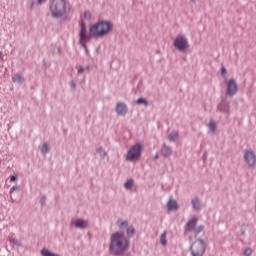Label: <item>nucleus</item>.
I'll list each match as a JSON object with an SVG mask.
<instances>
[{
	"instance_id": "24",
	"label": "nucleus",
	"mask_w": 256,
	"mask_h": 256,
	"mask_svg": "<svg viewBox=\"0 0 256 256\" xmlns=\"http://www.w3.org/2000/svg\"><path fill=\"white\" fill-rule=\"evenodd\" d=\"M127 237H133L135 235V227L129 226L126 230Z\"/></svg>"
},
{
	"instance_id": "28",
	"label": "nucleus",
	"mask_w": 256,
	"mask_h": 256,
	"mask_svg": "<svg viewBox=\"0 0 256 256\" xmlns=\"http://www.w3.org/2000/svg\"><path fill=\"white\" fill-rule=\"evenodd\" d=\"M19 189H21V186H12L9 191L10 195H13V193H15V191H19Z\"/></svg>"
},
{
	"instance_id": "6",
	"label": "nucleus",
	"mask_w": 256,
	"mask_h": 256,
	"mask_svg": "<svg viewBox=\"0 0 256 256\" xmlns=\"http://www.w3.org/2000/svg\"><path fill=\"white\" fill-rule=\"evenodd\" d=\"M91 37H93V35H91V31L89 30V34L87 33V25L85 24V22L81 21L80 22V32H79V43L80 45H82V47L84 49H87V45L85 43H87L88 41L91 40Z\"/></svg>"
},
{
	"instance_id": "35",
	"label": "nucleus",
	"mask_w": 256,
	"mask_h": 256,
	"mask_svg": "<svg viewBox=\"0 0 256 256\" xmlns=\"http://www.w3.org/2000/svg\"><path fill=\"white\" fill-rule=\"evenodd\" d=\"M226 75H227V68H225V66H223V67L221 68V76H222V77H226Z\"/></svg>"
},
{
	"instance_id": "38",
	"label": "nucleus",
	"mask_w": 256,
	"mask_h": 256,
	"mask_svg": "<svg viewBox=\"0 0 256 256\" xmlns=\"http://www.w3.org/2000/svg\"><path fill=\"white\" fill-rule=\"evenodd\" d=\"M70 87H72V89H75V87H77V83H75V81H72L70 83Z\"/></svg>"
},
{
	"instance_id": "7",
	"label": "nucleus",
	"mask_w": 256,
	"mask_h": 256,
	"mask_svg": "<svg viewBox=\"0 0 256 256\" xmlns=\"http://www.w3.org/2000/svg\"><path fill=\"white\" fill-rule=\"evenodd\" d=\"M173 45L178 51H185V49H189V40L185 35L178 34L174 39Z\"/></svg>"
},
{
	"instance_id": "39",
	"label": "nucleus",
	"mask_w": 256,
	"mask_h": 256,
	"mask_svg": "<svg viewBox=\"0 0 256 256\" xmlns=\"http://www.w3.org/2000/svg\"><path fill=\"white\" fill-rule=\"evenodd\" d=\"M46 0H37L36 3L37 5H43V3H45Z\"/></svg>"
},
{
	"instance_id": "19",
	"label": "nucleus",
	"mask_w": 256,
	"mask_h": 256,
	"mask_svg": "<svg viewBox=\"0 0 256 256\" xmlns=\"http://www.w3.org/2000/svg\"><path fill=\"white\" fill-rule=\"evenodd\" d=\"M51 151V146H49L48 142H44L41 148L42 155H47Z\"/></svg>"
},
{
	"instance_id": "26",
	"label": "nucleus",
	"mask_w": 256,
	"mask_h": 256,
	"mask_svg": "<svg viewBox=\"0 0 256 256\" xmlns=\"http://www.w3.org/2000/svg\"><path fill=\"white\" fill-rule=\"evenodd\" d=\"M205 226L204 225H200L197 228L194 229V235L195 237H197V235H199V233H202V231H204Z\"/></svg>"
},
{
	"instance_id": "45",
	"label": "nucleus",
	"mask_w": 256,
	"mask_h": 256,
	"mask_svg": "<svg viewBox=\"0 0 256 256\" xmlns=\"http://www.w3.org/2000/svg\"><path fill=\"white\" fill-rule=\"evenodd\" d=\"M190 3H197V0H190Z\"/></svg>"
},
{
	"instance_id": "3",
	"label": "nucleus",
	"mask_w": 256,
	"mask_h": 256,
	"mask_svg": "<svg viewBox=\"0 0 256 256\" xmlns=\"http://www.w3.org/2000/svg\"><path fill=\"white\" fill-rule=\"evenodd\" d=\"M49 11L52 19H62L67 15V1L66 0H51Z\"/></svg>"
},
{
	"instance_id": "30",
	"label": "nucleus",
	"mask_w": 256,
	"mask_h": 256,
	"mask_svg": "<svg viewBox=\"0 0 256 256\" xmlns=\"http://www.w3.org/2000/svg\"><path fill=\"white\" fill-rule=\"evenodd\" d=\"M10 243H12L13 245H17V247H21V242H19V240L15 238L10 239Z\"/></svg>"
},
{
	"instance_id": "32",
	"label": "nucleus",
	"mask_w": 256,
	"mask_h": 256,
	"mask_svg": "<svg viewBox=\"0 0 256 256\" xmlns=\"http://www.w3.org/2000/svg\"><path fill=\"white\" fill-rule=\"evenodd\" d=\"M246 231H247V226L242 225L240 228V235H245Z\"/></svg>"
},
{
	"instance_id": "42",
	"label": "nucleus",
	"mask_w": 256,
	"mask_h": 256,
	"mask_svg": "<svg viewBox=\"0 0 256 256\" xmlns=\"http://www.w3.org/2000/svg\"><path fill=\"white\" fill-rule=\"evenodd\" d=\"M153 159H154V161H157V159H159V154H155Z\"/></svg>"
},
{
	"instance_id": "27",
	"label": "nucleus",
	"mask_w": 256,
	"mask_h": 256,
	"mask_svg": "<svg viewBox=\"0 0 256 256\" xmlns=\"http://www.w3.org/2000/svg\"><path fill=\"white\" fill-rule=\"evenodd\" d=\"M208 127H209L210 131H212V133H215V131L217 129V124L213 121H210L208 123Z\"/></svg>"
},
{
	"instance_id": "44",
	"label": "nucleus",
	"mask_w": 256,
	"mask_h": 256,
	"mask_svg": "<svg viewBox=\"0 0 256 256\" xmlns=\"http://www.w3.org/2000/svg\"><path fill=\"white\" fill-rule=\"evenodd\" d=\"M0 59L3 60V52H0Z\"/></svg>"
},
{
	"instance_id": "1",
	"label": "nucleus",
	"mask_w": 256,
	"mask_h": 256,
	"mask_svg": "<svg viewBox=\"0 0 256 256\" xmlns=\"http://www.w3.org/2000/svg\"><path fill=\"white\" fill-rule=\"evenodd\" d=\"M129 241L121 232H116L110 237L109 253L114 256H121L127 251Z\"/></svg>"
},
{
	"instance_id": "8",
	"label": "nucleus",
	"mask_w": 256,
	"mask_h": 256,
	"mask_svg": "<svg viewBox=\"0 0 256 256\" xmlns=\"http://www.w3.org/2000/svg\"><path fill=\"white\" fill-rule=\"evenodd\" d=\"M244 160L250 169H255L256 166V154L253 150H247L244 153Z\"/></svg>"
},
{
	"instance_id": "10",
	"label": "nucleus",
	"mask_w": 256,
	"mask_h": 256,
	"mask_svg": "<svg viewBox=\"0 0 256 256\" xmlns=\"http://www.w3.org/2000/svg\"><path fill=\"white\" fill-rule=\"evenodd\" d=\"M115 111L120 117H125V115L129 113V107H127V104H125L124 102H118L116 104Z\"/></svg>"
},
{
	"instance_id": "9",
	"label": "nucleus",
	"mask_w": 256,
	"mask_h": 256,
	"mask_svg": "<svg viewBox=\"0 0 256 256\" xmlns=\"http://www.w3.org/2000/svg\"><path fill=\"white\" fill-rule=\"evenodd\" d=\"M237 91H239L237 82L235 79L231 78L227 82L226 95H228V97H235V95H237Z\"/></svg>"
},
{
	"instance_id": "16",
	"label": "nucleus",
	"mask_w": 256,
	"mask_h": 256,
	"mask_svg": "<svg viewBox=\"0 0 256 256\" xmlns=\"http://www.w3.org/2000/svg\"><path fill=\"white\" fill-rule=\"evenodd\" d=\"M168 211H179V204H177V200H170L167 203Z\"/></svg>"
},
{
	"instance_id": "23",
	"label": "nucleus",
	"mask_w": 256,
	"mask_h": 256,
	"mask_svg": "<svg viewBox=\"0 0 256 256\" xmlns=\"http://www.w3.org/2000/svg\"><path fill=\"white\" fill-rule=\"evenodd\" d=\"M137 105H144L145 107H149V101L145 100V98L141 97L136 101Z\"/></svg>"
},
{
	"instance_id": "18",
	"label": "nucleus",
	"mask_w": 256,
	"mask_h": 256,
	"mask_svg": "<svg viewBox=\"0 0 256 256\" xmlns=\"http://www.w3.org/2000/svg\"><path fill=\"white\" fill-rule=\"evenodd\" d=\"M125 189H127V191H131V189H133V187H135V180H133V178L128 179L125 184H124Z\"/></svg>"
},
{
	"instance_id": "37",
	"label": "nucleus",
	"mask_w": 256,
	"mask_h": 256,
	"mask_svg": "<svg viewBox=\"0 0 256 256\" xmlns=\"http://www.w3.org/2000/svg\"><path fill=\"white\" fill-rule=\"evenodd\" d=\"M37 5V2L33 1L30 4V9H35V6Z\"/></svg>"
},
{
	"instance_id": "29",
	"label": "nucleus",
	"mask_w": 256,
	"mask_h": 256,
	"mask_svg": "<svg viewBox=\"0 0 256 256\" xmlns=\"http://www.w3.org/2000/svg\"><path fill=\"white\" fill-rule=\"evenodd\" d=\"M46 203H47V197L42 196L40 198V205H41V207H45Z\"/></svg>"
},
{
	"instance_id": "2",
	"label": "nucleus",
	"mask_w": 256,
	"mask_h": 256,
	"mask_svg": "<svg viewBox=\"0 0 256 256\" xmlns=\"http://www.w3.org/2000/svg\"><path fill=\"white\" fill-rule=\"evenodd\" d=\"M111 31H113V23L110 21L102 20L90 26V35H93L96 39L109 35Z\"/></svg>"
},
{
	"instance_id": "5",
	"label": "nucleus",
	"mask_w": 256,
	"mask_h": 256,
	"mask_svg": "<svg viewBox=\"0 0 256 256\" xmlns=\"http://www.w3.org/2000/svg\"><path fill=\"white\" fill-rule=\"evenodd\" d=\"M143 153V145L141 143L134 144L127 152L126 161H139Z\"/></svg>"
},
{
	"instance_id": "43",
	"label": "nucleus",
	"mask_w": 256,
	"mask_h": 256,
	"mask_svg": "<svg viewBox=\"0 0 256 256\" xmlns=\"http://www.w3.org/2000/svg\"><path fill=\"white\" fill-rule=\"evenodd\" d=\"M203 159H204V161L207 160V153H204V154H203Z\"/></svg>"
},
{
	"instance_id": "31",
	"label": "nucleus",
	"mask_w": 256,
	"mask_h": 256,
	"mask_svg": "<svg viewBox=\"0 0 256 256\" xmlns=\"http://www.w3.org/2000/svg\"><path fill=\"white\" fill-rule=\"evenodd\" d=\"M244 255H245V256H251V255H253V250H252L251 248H246V249L244 250Z\"/></svg>"
},
{
	"instance_id": "17",
	"label": "nucleus",
	"mask_w": 256,
	"mask_h": 256,
	"mask_svg": "<svg viewBox=\"0 0 256 256\" xmlns=\"http://www.w3.org/2000/svg\"><path fill=\"white\" fill-rule=\"evenodd\" d=\"M13 83H25V78L21 74H14L12 76Z\"/></svg>"
},
{
	"instance_id": "40",
	"label": "nucleus",
	"mask_w": 256,
	"mask_h": 256,
	"mask_svg": "<svg viewBox=\"0 0 256 256\" xmlns=\"http://www.w3.org/2000/svg\"><path fill=\"white\" fill-rule=\"evenodd\" d=\"M84 69H86V71H93V67L91 65L86 66Z\"/></svg>"
},
{
	"instance_id": "33",
	"label": "nucleus",
	"mask_w": 256,
	"mask_h": 256,
	"mask_svg": "<svg viewBox=\"0 0 256 256\" xmlns=\"http://www.w3.org/2000/svg\"><path fill=\"white\" fill-rule=\"evenodd\" d=\"M120 229H123V227H129V222L127 220L123 221L120 225H119Z\"/></svg>"
},
{
	"instance_id": "36",
	"label": "nucleus",
	"mask_w": 256,
	"mask_h": 256,
	"mask_svg": "<svg viewBox=\"0 0 256 256\" xmlns=\"http://www.w3.org/2000/svg\"><path fill=\"white\" fill-rule=\"evenodd\" d=\"M85 72V68L83 66H79L78 67V74L84 73Z\"/></svg>"
},
{
	"instance_id": "25",
	"label": "nucleus",
	"mask_w": 256,
	"mask_h": 256,
	"mask_svg": "<svg viewBox=\"0 0 256 256\" xmlns=\"http://www.w3.org/2000/svg\"><path fill=\"white\" fill-rule=\"evenodd\" d=\"M97 152L99 153L101 159H105V157H107V152L105 151V149H103V147L100 146L97 149Z\"/></svg>"
},
{
	"instance_id": "34",
	"label": "nucleus",
	"mask_w": 256,
	"mask_h": 256,
	"mask_svg": "<svg viewBox=\"0 0 256 256\" xmlns=\"http://www.w3.org/2000/svg\"><path fill=\"white\" fill-rule=\"evenodd\" d=\"M84 19H91V12L89 10L84 12Z\"/></svg>"
},
{
	"instance_id": "14",
	"label": "nucleus",
	"mask_w": 256,
	"mask_h": 256,
	"mask_svg": "<svg viewBox=\"0 0 256 256\" xmlns=\"http://www.w3.org/2000/svg\"><path fill=\"white\" fill-rule=\"evenodd\" d=\"M230 106H229V103L227 102H221L220 104H218L217 106V110L220 112V113H224V114H229V111H230Z\"/></svg>"
},
{
	"instance_id": "13",
	"label": "nucleus",
	"mask_w": 256,
	"mask_h": 256,
	"mask_svg": "<svg viewBox=\"0 0 256 256\" xmlns=\"http://www.w3.org/2000/svg\"><path fill=\"white\" fill-rule=\"evenodd\" d=\"M191 205L194 211H201V209H203V204L201 203V199H199V197L192 198Z\"/></svg>"
},
{
	"instance_id": "21",
	"label": "nucleus",
	"mask_w": 256,
	"mask_h": 256,
	"mask_svg": "<svg viewBox=\"0 0 256 256\" xmlns=\"http://www.w3.org/2000/svg\"><path fill=\"white\" fill-rule=\"evenodd\" d=\"M160 243L165 247L167 245V231H164L160 236Z\"/></svg>"
},
{
	"instance_id": "15",
	"label": "nucleus",
	"mask_w": 256,
	"mask_h": 256,
	"mask_svg": "<svg viewBox=\"0 0 256 256\" xmlns=\"http://www.w3.org/2000/svg\"><path fill=\"white\" fill-rule=\"evenodd\" d=\"M160 153L164 157H171L173 150L171 149V147L167 146V144H163L160 149Z\"/></svg>"
},
{
	"instance_id": "4",
	"label": "nucleus",
	"mask_w": 256,
	"mask_h": 256,
	"mask_svg": "<svg viewBox=\"0 0 256 256\" xmlns=\"http://www.w3.org/2000/svg\"><path fill=\"white\" fill-rule=\"evenodd\" d=\"M207 251V243L205 240L198 238L190 246L191 256H204Z\"/></svg>"
},
{
	"instance_id": "20",
	"label": "nucleus",
	"mask_w": 256,
	"mask_h": 256,
	"mask_svg": "<svg viewBox=\"0 0 256 256\" xmlns=\"http://www.w3.org/2000/svg\"><path fill=\"white\" fill-rule=\"evenodd\" d=\"M41 255L42 256H61V255H59V254H55V253H53V252H51L49 249H47V248H43L42 250H41Z\"/></svg>"
},
{
	"instance_id": "22",
	"label": "nucleus",
	"mask_w": 256,
	"mask_h": 256,
	"mask_svg": "<svg viewBox=\"0 0 256 256\" xmlns=\"http://www.w3.org/2000/svg\"><path fill=\"white\" fill-rule=\"evenodd\" d=\"M179 139V132H174L168 135V141H177Z\"/></svg>"
},
{
	"instance_id": "41",
	"label": "nucleus",
	"mask_w": 256,
	"mask_h": 256,
	"mask_svg": "<svg viewBox=\"0 0 256 256\" xmlns=\"http://www.w3.org/2000/svg\"><path fill=\"white\" fill-rule=\"evenodd\" d=\"M10 181H11V182L17 181V176L12 175V176L10 177Z\"/></svg>"
},
{
	"instance_id": "12",
	"label": "nucleus",
	"mask_w": 256,
	"mask_h": 256,
	"mask_svg": "<svg viewBox=\"0 0 256 256\" xmlns=\"http://www.w3.org/2000/svg\"><path fill=\"white\" fill-rule=\"evenodd\" d=\"M74 227L75 229H87L89 227V221L78 218L74 221Z\"/></svg>"
},
{
	"instance_id": "11",
	"label": "nucleus",
	"mask_w": 256,
	"mask_h": 256,
	"mask_svg": "<svg viewBox=\"0 0 256 256\" xmlns=\"http://www.w3.org/2000/svg\"><path fill=\"white\" fill-rule=\"evenodd\" d=\"M197 222L198 220L195 217L188 220V222L184 226V235H187V233H191V231H195V227H197Z\"/></svg>"
}]
</instances>
